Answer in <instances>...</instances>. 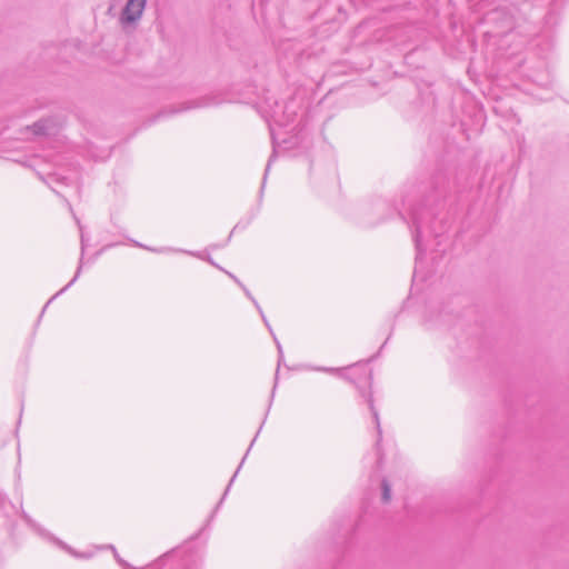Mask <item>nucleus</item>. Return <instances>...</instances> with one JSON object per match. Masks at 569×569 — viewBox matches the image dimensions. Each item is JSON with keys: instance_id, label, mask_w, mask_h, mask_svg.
<instances>
[{"instance_id": "obj_1", "label": "nucleus", "mask_w": 569, "mask_h": 569, "mask_svg": "<svg viewBox=\"0 0 569 569\" xmlns=\"http://www.w3.org/2000/svg\"><path fill=\"white\" fill-rule=\"evenodd\" d=\"M432 221L433 218L431 211L425 207L415 208L410 213L409 223L413 229L412 233L417 249V258H420L425 251V240H428L431 236H436Z\"/></svg>"}, {"instance_id": "obj_2", "label": "nucleus", "mask_w": 569, "mask_h": 569, "mask_svg": "<svg viewBox=\"0 0 569 569\" xmlns=\"http://www.w3.org/2000/svg\"><path fill=\"white\" fill-rule=\"evenodd\" d=\"M276 109L270 108V110H264L266 117L271 120L269 127H270V134L273 144L278 143V133L276 131V127H287L289 123L295 121L296 112L289 108V106H286L283 110H279V104L277 101H274Z\"/></svg>"}, {"instance_id": "obj_3", "label": "nucleus", "mask_w": 569, "mask_h": 569, "mask_svg": "<svg viewBox=\"0 0 569 569\" xmlns=\"http://www.w3.org/2000/svg\"><path fill=\"white\" fill-rule=\"evenodd\" d=\"M146 2L147 0H128L120 17L121 23L130 24L139 20L144 10Z\"/></svg>"}, {"instance_id": "obj_4", "label": "nucleus", "mask_w": 569, "mask_h": 569, "mask_svg": "<svg viewBox=\"0 0 569 569\" xmlns=\"http://www.w3.org/2000/svg\"><path fill=\"white\" fill-rule=\"evenodd\" d=\"M53 128H54L53 123L49 120L38 121L33 126H31V127L28 126L26 128V131H27L26 138L29 139L32 137L49 134L53 131Z\"/></svg>"}, {"instance_id": "obj_5", "label": "nucleus", "mask_w": 569, "mask_h": 569, "mask_svg": "<svg viewBox=\"0 0 569 569\" xmlns=\"http://www.w3.org/2000/svg\"><path fill=\"white\" fill-rule=\"evenodd\" d=\"M240 288L243 290L244 295L252 301V303L254 305L256 309L258 310V312L260 313L261 316V319L263 321V323L266 325V327L269 329L270 333L273 336V340L277 345V349H278V352H279V357L280 359L282 358V347L280 345V342L278 341V339L276 338V336L273 335V331L270 327V323L268 321V319L266 318L260 305L258 303V301L252 297L251 292L247 289V287L241 283L240 284Z\"/></svg>"}, {"instance_id": "obj_6", "label": "nucleus", "mask_w": 569, "mask_h": 569, "mask_svg": "<svg viewBox=\"0 0 569 569\" xmlns=\"http://www.w3.org/2000/svg\"><path fill=\"white\" fill-rule=\"evenodd\" d=\"M21 517L23 519V521L30 526L32 529H34L37 532H39L40 535L44 536V537H50L48 532H46L42 528H40L39 525H37L32 518L27 513L24 512L23 510L21 511Z\"/></svg>"}, {"instance_id": "obj_7", "label": "nucleus", "mask_w": 569, "mask_h": 569, "mask_svg": "<svg viewBox=\"0 0 569 569\" xmlns=\"http://www.w3.org/2000/svg\"><path fill=\"white\" fill-rule=\"evenodd\" d=\"M367 402H368L369 409H370V411L372 413V417H373V420H375V423H376V427H377V430H378V436L380 438L381 437V428H380L379 415H378L377 409L375 408L373 399H372L371 395L368 396Z\"/></svg>"}, {"instance_id": "obj_8", "label": "nucleus", "mask_w": 569, "mask_h": 569, "mask_svg": "<svg viewBox=\"0 0 569 569\" xmlns=\"http://www.w3.org/2000/svg\"><path fill=\"white\" fill-rule=\"evenodd\" d=\"M114 557H116L118 563L120 566H122L123 569H161V560H159L150 566L143 567V568H131L129 566V563H127L124 560H122L116 552H114Z\"/></svg>"}, {"instance_id": "obj_9", "label": "nucleus", "mask_w": 569, "mask_h": 569, "mask_svg": "<svg viewBox=\"0 0 569 569\" xmlns=\"http://www.w3.org/2000/svg\"><path fill=\"white\" fill-rule=\"evenodd\" d=\"M137 247H140V248H144L147 250H150L152 252H157V253H169V252H182L183 250L181 249H176V248H170V247H163V248H149V247H146L139 242H136L134 243Z\"/></svg>"}, {"instance_id": "obj_10", "label": "nucleus", "mask_w": 569, "mask_h": 569, "mask_svg": "<svg viewBox=\"0 0 569 569\" xmlns=\"http://www.w3.org/2000/svg\"><path fill=\"white\" fill-rule=\"evenodd\" d=\"M391 498V488L387 480L382 481V500L388 502Z\"/></svg>"}, {"instance_id": "obj_11", "label": "nucleus", "mask_w": 569, "mask_h": 569, "mask_svg": "<svg viewBox=\"0 0 569 569\" xmlns=\"http://www.w3.org/2000/svg\"><path fill=\"white\" fill-rule=\"evenodd\" d=\"M10 506L13 507L10 500L8 499L7 495L2 491H0V510L6 515V508Z\"/></svg>"}, {"instance_id": "obj_12", "label": "nucleus", "mask_w": 569, "mask_h": 569, "mask_svg": "<svg viewBox=\"0 0 569 569\" xmlns=\"http://www.w3.org/2000/svg\"><path fill=\"white\" fill-rule=\"evenodd\" d=\"M80 272H81V264L78 267L77 269V272L74 274V277L70 280V282L64 286L60 291H58L54 297H58L59 295L63 293L68 288H70L78 279V277L80 276Z\"/></svg>"}, {"instance_id": "obj_13", "label": "nucleus", "mask_w": 569, "mask_h": 569, "mask_svg": "<svg viewBox=\"0 0 569 569\" xmlns=\"http://www.w3.org/2000/svg\"><path fill=\"white\" fill-rule=\"evenodd\" d=\"M254 438H257V436H256ZM254 440H256V439H253V440H252V442H251V445H250V447H249V449H248V450H250V449H251V447L253 446ZM248 452H249V451H247V452H246V456L243 457V459H242V461H241L240 466L238 467V469H237V470H236V472L233 473V477L231 478V480H230V482H229V485H228V487H227V489H226L224 496H226V495H227V492L229 491V488H230L231 483L233 482V480H234V478L237 477V475H238V472H239V470H240L241 466L243 465V461H244L246 457L248 456Z\"/></svg>"}, {"instance_id": "obj_14", "label": "nucleus", "mask_w": 569, "mask_h": 569, "mask_svg": "<svg viewBox=\"0 0 569 569\" xmlns=\"http://www.w3.org/2000/svg\"><path fill=\"white\" fill-rule=\"evenodd\" d=\"M317 370H320V371H325V372H330V373H338L339 372V369H336V368H318Z\"/></svg>"}, {"instance_id": "obj_15", "label": "nucleus", "mask_w": 569, "mask_h": 569, "mask_svg": "<svg viewBox=\"0 0 569 569\" xmlns=\"http://www.w3.org/2000/svg\"><path fill=\"white\" fill-rule=\"evenodd\" d=\"M226 273L236 282L238 283L239 286L242 283L234 274H232L231 272L229 271H226Z\"/></svg>"}, {"instance_id": "obj_16", "label": "nucleus", "mask_w": 569, "mask_h": 569, "mask_svg": "<svg viewBox=\"0 0 569 569\" xmlns=\"http://www.w3.org/2000/svg\"><path fill=\"white\" fill-rule=\"evenodd\" d=\"M226 273L236 282L238 283L239 286L242 283L234 274H232L231 272L229 271H226Z\"/></svg>"}, {"instance_id": "obj_17", "label": "nucleus", "mask_w": 569, "mask_h": 569, "mask_svg": "<svg viewBox=\"0 0 569 569\" xmlns=\"http://www.w3.org/2000/svg\"><path fill=\"white\" fill-rule=\"evenodd\" d=\"M182 252H183V253H187V254H190V256H193V257L201 258V260H204V257L200 256V254H199V253H197V252L187 251V250H183Z\"/></svg>"}, {"instance_id": "obj_18", "label": "nucleus", "mask_w": 569, "mask_h": 569, "mask_svg": "<svg viewBox=\"0 0 569 569\" xmlns=\"http://www.w3.org/2000/svg\"><path fill=\"white\" fill-rule=\"evenodd\" d=\"M206 260L211 263L212 266L219 268L220 270H223L221 267H219L210 257L206 258Z\"/></svg>"}, {"instance_id": "obj_19", "label": "nucleus", "mask_w": 569, "mask_h": 569, "mask_svg": "<svg viewBox=\"0 0 569 569\" xmlns=\"http://www.w3.org/2000/svg\"><path fill=\"white\" fill-rule=\"evenodd\" d=\"M209 104H210V102H202V103L194 104L191 108L204 107V106H209Z\"/></svg>"}, {"instance_id": "obj_20", "label": "nucleus", "mask_w": 569, "mask_h": 569, "mask_svg": "<svg viewBox=\"0 0 569 569\" xmlns=\"http://www.w3.org/2000/svg\"><path fill=\"white\" fill-rule=\"evenodd\" d=\"M272 159H273V156H271V157H270V159H269V161H268V163H267L266 174H267V173H268V171H269V168H270V164H271Z\"/></svg>"}, {"instance_id": "obj_21", "label": "nucleus", "mask_w": 569, "mask_h": 569, "mask_svg": "<svg viewBox=\"0 0 569 569\" xmlns=\"http://www.w3.org/2000/svg\"><path fill=\"white\" fill-rule=\"evenodd\" d=\"M54 541L62 548L69 549L66 545H63L60 540L54 539Z\"/></svg>"}, {"instance_id": "obj_22", "label": "nucleus", "mask_w": 569, "mask_h": 569, "mask_svg": "<svg viewBox=\"0 0 569 569\" xmlns=\"http://www.w3.org/2000/svg\"><path fill=\"white\" fill-rule=\"evenodd\" d=\"M81 244H82V251L84 250V238L83 234H81Z\"/></svg>"}, {"instance_id": "obj_23", "label": "nucleus", "mask_w": 569, "mask_h": 569, "mask_svg": "<svg viewBox=\"0 0 569 569\" xmlns=\"http://www.w3.org/2000/svg\"><path fill=\"white\" fill-rule=\"evenodd\" d=\"M54 298H56V297L53 296V297L48 301V303L43 306V309H47V308H48V305H49V303H50Z\"/></svg>"}, {"instance_id": "obj_24", "label": "nucleus", "mask_w": 569, "mask_h": 569, "mask_svg": "<svg viewBox=\"0 0 569 569\" xmlns=\"http://www.w3.org/2000/svg\"><path fill=\"white\" fill-rule=\"evenodd\" d=\"M54 298H56V297L53 296V297L48 301V303L43 306V309H47V308H48V305H49V303H50Z\"/></svg>"}, {"instance_id": "obj_25", "label": "nucleus", "mask_w": 569, "mask_h": 569, "mask_svg": "<svg viewBox=\"0 0 569 569\" xmlns=\"http://www.w3.org/2000/svg\"><path fill=\"white\" fill-rule=\"evenodd\" d=\"M62 180H63V182H64L66 184L68 183V182H67L68 178L62 177Z\"/></svg>"}]
</instances>
